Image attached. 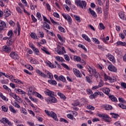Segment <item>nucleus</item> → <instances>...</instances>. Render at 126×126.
<instances>
[{"instance_id": "nucleus-1", "label": "nucleus", "mask_w": 126, "mask_h": 126, "mask_svg": "<svg viewBox=\"0 0 126 126\" xmlns=\"http://www.w3.org/2000/svg\"><path fill=\"white\" fill-rule=\"evenodd\" d=\"M7 36L8 37V39L7 41V43L8 45H12L14 43V39H13V32L12 30H10L7 33Z\"/></svg>"}, {"instance_id": "nucleus-2", "label": "nucleus", "mask_w": 126, "mask_h": 126, "mask_svg": "<svg viewBox=\"0 0 126 126\" xmlns=\"http://www.w3.org/2000/svg\"><path fill=\"white\" fill-rule=\"evenodd\" d=\"M44 112L48 117H51L55 121H58V117H57V114L53 111H49L48 110H45Z\"/></svg>"}, {"instance_id": "nucleus-3", "label": "nucleus", "mask_w": 126, "mask_h": 126, "mask_svg": "<svg viewBox=\"0 0 126 126\" xmlns=\"http://www.w3.org/2000/svg\"><path fill=\"white\" fill-rule=\"evenodd\" d=\"M55 52H57L58 55H63V54H65L64 47H61L60 45H58L57 47L55 48Z\"/></svg>"}, {"instance_id": "nucleus-4", "label": "nucleus", "mask_w": 126, "mask_h": 126, "mask_svg": "<svg viewBox=\"0 0 126 126\" xmlns=\"http://www.w3.org/2000/svg\"><path fill=\"white\" fill-rule=\"evenodd\" d=\"M0 122L1 124H3V125H8L9 126H13V123H11V122L9 121L7 119V118L5 117H2L1 119H0Z\"/></svg>"}, {"instance_id": "nucleus-5", "label": "nucleus", "mask_w": 126, "mask_h": 126, "mask_svg": "<svg viewBox=\"0 0 126 126\" xmlns=\"http://www.w3.org/2000/svg\"><path fill=\"white\" fill-rule=\"evenodd\" d=\"M98 117H99V118H102V119L107 123L110 122L111 121V118L108 115L99 114H98Z\"/></svg>"}, {"instance_id": "nucleus-6", "label": "nucleus", "mask_w": 126, "mask_h": 126, "mask_svg": "<svg viewBox=\"0 0 126 126\" xmlns=\"http://www.w3.org/2000/svg\"><path fill=\"white\" fill-rule=\"evenodd\" d=\"M62 15L65 20H67L69 24H70L71 23V17L68 15V14L62 13Z\"/></svg>"}, {"instance_id": "nucleus-7", "label": "nucleus", "mask_w": 126, "mask_h": 126, "mask_svg": "<svg viewBox=\"0 0 126 126\" xmlns=\"http://www.w3.org/2000/svg\"><path fill=\"white\" fill-rule=\"evenodd\" d=\"M36 92L34 90V88L32 87H30L28 90V95L30 96H34Z\"/></svg>"}, {"instance_id": "nucleus-8", "label": "nucleus", "mask_w": 126, "mask_h": 126, "mask_svg": "<svg viewBox=\"0 0 126 126\" xmlns=\"http://www.w3.org/2000/svg\"><path fill=\"white\" fill-rule=\"evenodd\" d=\"M46 101L48 103H57L58 100L54 96H50V97H48L46 99Z\"/></svg>"}, {"instance_id": "nucleus-9", "label": "nucleus", "mask_w": 126, "mask_h": 126, "mask_svg": "<svg viewBox=\"0 0 126 126\" xmlns=\"http://www.w3.org/2000/svg\"><path fill=\"white\" fill-rule=\"evenodd\" d=\"M104 79H105V80H109V81L111 82H115V81H116L117 80V79L116 78H111V77L107 75V74H106V73H104Z\"/></svg>"}, {"instance_id": "nucleus-10", "label": "nucleus", "mask_w": 126, "mask_h": 126, "mask_svg": "<svg viewBox=\"0 0 126 126\" xmlns=\"http://www.w3.org/2000/svg\"><path fill=\"white\" fill-rule=\"evenodd\" d=\"M78 105H79V101L78 100H75L72 103V108L74 111H78V107H77Z\"/></svg>"}, {"instance_id": "nucleus-11", "label": "nucleus", "mask_w": 126, "mask_h": 126, "mask_svg": "<svg viewBox=\"0 0 126 126\" xmlns=\"http://www.w3.org/2000/svg\"><path fill=\"white\" fill-rule=\"evenodd\" d=\"M44 94L45 95H47V96H49L50 97H52V96H55V93L53 91H50L47 89L44 91Z\"/></svg>"}, {"instance_id": "nucleus-12", "label": "nucleus", "mask_w": 126, "mask_h": 126, "mask_svg": "<svg viewBox=\"0 0 126 126\" xmlns=\"http://www.w3.org/2000/svg\"><path fill=\"white\" fill-rule=\"evenodd\" d=\"M10 57H11L12 59H14V60H18V59L19 58V57L18 56L17 53L14 52H11L10 54Z\"/></svg>"}, {"instance_id": "nucleus-13", "label": "nucleus", "mask_w": 126, "mask_h": 126, "mask_svg": "<svg viewBox=\"0 0 126 126\" xmlns=\"http://www.w3.org/2000/svg\"><path fill=\"white\" fill-rule=\"evenodd\" d=\"M15 91L17 94H21L23 96L26 95V92L20 89H15Z\"/></svg>"}, {"instance_id": "nucleus-14", "label": "nucleus", "mask_w": 126, "mask_h": 126, "mask_svg": "<svg viewBox=\"0 0 126 126\" xmlns=\"http://www.w3.org/2000/svg\"><path fill=\"white\" fill-rule=\"evenodd\" d=\"M86 2L85 1H79V6L81 8H84V9H86Z\"/></svg>"}, {"instance_id": "nucleus-15", "label": "nucleus", "mask_w": 126, "mask_h": 126, "mask_svg": "<svg viewBox=\"0 0 126 126\" xmlns=\"http://www.w3.org/2000/svg\"><path fill=\"white\" fill-rule=\"evenodd\" d=\"M106 57L110 60L111 62L115 63H116V60L115 59V58L114 56L110 54H108V55H106Z\"/></svg>"}, {"instance_id": "nucleus-16", "label": "nucleus", "mask_w": 126, "mask_h": 126, "mask_svg": "<svg viewBox=\"0 0 126 126\" xmlns=\"http://www.w3.org/2000/svg\"><path fill=\"white\" fill-rule=\"evenodd\" d=\"M35 72L36 73H37V74H38V75H39V76H41V77H43L44 78H46V77H47V75H46V74H44V73L39 69H36Z\"/></svg>"}, {"instance_id": "nucleus-17", "label": "nucleus", "mask_w": 126, "mask_h": 126, "mask_svg": "<svg viewBox=\"0 0 126 126\" xmlns=\"http://www.w3.org/2000/svg\"><path fill=\"white\" fill-rule=\"evenodd\" d=\"M108 69L110 71H113L114 72H117V68L113 65H109L108 67Z\"/></svg>"}, {"instance_id": "nucleus-18", "label": "nucleus", "mask_w": 126, "mask_h": 126, "mask_svg": "<svg viewBox=\"0 0 126 126\" xmlns=\"http://www.w3.org/2000/svg\"><path fill=\"white\" fill-rule=\"evenodd\" d=\"M88 71L91 74H93L96 72V69L94 67H91L90 66H88Z\"/></svg>"}, {"instance_id": "nucleus-19", "label": "nucleus", "mask_w": 126, "mask_h": 126, "mask_svg": "<svg viewBox=\"0 0 126 126\" xmlns=\"http://www.w3.org/2000/svg\"><path fill=\"white\" fill-rule=\"evenodd\" d=\"M2 51L6 53H9V52H10V47L4 45L2 47Z\"/></svg>"}, {"instance_id": "nucleus-20", "label": "nucleus", "mask_w": 126, "mask_h": 126, "mask_svg": "<svg viewBox=\"0 0 126 126\" xmlns=\"http://www.w3.org/2000/svg\"><path fill=\"white\" fill-rule=\"evenodd\" d=\"M30 62L32 64H38L39 63V62H38L37 60H36L35 58H33L32 57L30 58Z\"/></svg>"}, {"instance_id": "nucleus-21", "label": "nucleus", "mask_w": 126, "mask_h": 126, "mask_svg": "<svg viewBox=\"0 0 126 126\" xmlns=\"http://www.w3.org/2000/svg\"><path fill=\"white\" fill-rule=\"evenodd\" d=\"M45 63L47 66H49L51 68H56L57 67L56 65H54L50 61L45 62Z\"/></svg>"}, {"instance_id": "nucleus-22", "label": "nucleus", "mask_w": 126, "mask_h": 126, "mask_svg": "<svg viewBox=\"0 0 126 126\" xmlns=\"http://www.w3.org/2000/svg\"><path fill=\"white\" fill-rule=\"evenodd\" d=\"M12 81L18 84H23V82H22L21 80L18 79H14V78L12 79Z\"/></svg>"}, {"instance_id": "nucleus-23", "label": "nucleus", "mask_w": 126, "mask_h": 126, "mask_svg": "<svg viewBox=\"0 0 126 126\" xmlns=\"http://www.w3.org/2000/svg\"><path fill=\"white\" fill-rule=\"evenodd\" d=\"M102 91H103V92H104V93H105L106 95H109V94H110V91H111L110 89L108 88H103Z\"/></svg>"}, {"instance_id": "nucleus-24", "label": "nucleus", "mask_w": 126, "mask_h": 126, "mask_svg": "<svg viewBox=\"0 0 126 126\" xmlns=\"http://www.w3.org/2000/svg\"><path fill=\"white\" fill-rule=\"evenodd\" d=\"M9 109L10 112L13 113V114H16V113H17V111L14 109V107H13L12 105H10L9 106Z\"/></svg>"}, {"instance_id": "nucleus-25", "label": "nucleus", "mask_w": 126, "mask_h": 126, "mask_svg": "<svg viewBox=\"0 0 126 126\" xmlns=\"http://www.w3.org/2000/svg\"><path fill=\"white\" fill-rule=\"evenodd\" d=\"M119 17L121 18V19H122L123 20H126V14H125V13H124V12L119 13Z\"/></svg>"}, {"instance_id": "nucleus-26", "label": "nucleus", "mask_w": 126, "mask_h": 126, "mask_svg": "<svg viewBox=\"0 0 126 126\" xmlns=\"http://www.w3.org/2000/svg\"><path fill=\"white\" fill-rule=\"evenodd\" d=\"M82 37L83 38V39H84L85 40H86V41H87L89 43L91 42V39H90V38L88 37V36H87V35L83 34L82 35Z\"/></svg>"}, {"instance_id": "nucleus-27", "label": "nucleus", "mask_w": 126, "mask_h": 126, "mask_svg": "<svg viewBox=\"0 0 126 126\" xmlns=\"http://www.w3.org/2000/svg\"><path fill=\"white\" fill-rule=\"evenodd\" d=\"M73 72L77 77H79V70L76 68L73 69Z\"/></svg>"}, {"instance_id": "nucleus-28", "label": "nucleus", "mask_w": 126, "mask_h": 126, "mask_svg": "<svg viewBox=\"0 0 126 126\" xmlns=\"http://www.w3.org/2000/svg\"><path fill=\"white\" fill-rule=\"evenodd\" d=\"M57 37L61 41L62 43H64V41L65 40V38L63 36H62L61 35L58 34H57Z\"/></svg>"}, {"instance_id": "nucleus-29", "label": "nucleus", "mask_w": 126, "mask_h": 126, "mask_svg": "<svg viewBox=\"0 0 126 126\" xmlns=\"http://www.w3.org/2000/svg\"><path fill=\"white\" fill-rule=\"evenodd\" d=\"M116 46H126V42H122V41H118L116 42Z\"/></svg>"}, {"instance_id": "nucleus-30", "label": "nucleus", "mask_w": 126, "mask_h": 126, "mask_svg": "<svg viewBox=\"0 0 126 126\" xmlns=\"http://www.w3.org/2000/svg\"><path fill=\"white\" fill-rule=\"evenodd\" d=\"M30 36L32 39L33 40H36V39H38V36L36 35V33L34 32H31L30 34Z\"/></svg>"}, {"instance_id": "nucleus-31", "label": "nucleus", "mask_w": 126, "mask_h": 126, "mask_svg": "<svg viewBox=\"0 0 126 126\" xmlns=\"http://www.w3.org/2000/svg\"><path fill=\"white\" fill-rule=\"evenodd\" d=\"M34 96H36L38 98H40V100H44V97H43V96H42L41 94H39L37 92L35 93Z\"/></svg>"}, {"instance_id": "nucleus-32", "label": "nucleus", "mask_w": 126, "mask_h": 126, "mask_svg": "<svg viewBox=\"0 0 126 126\" xmlns=\"http://www.w3.org/2000/svg\"><path fill=\"white\" fill-rule=\"evenodd\" d=\"M48 82L49 84H51V85H57V81L54 80H48Z\"/></svg>"}, {"instance_id": "nucleus-33", "label": "nucleus", "mask_w": 126, "mask_h": 126, "mask_svg": "<svg viewBox=\"0 0 126 126\" xmlns=\"http://www.w3.org/2000/svg\"><path fill=\"white\" fill-rule=\"evenodd\" d=\"M4 27H5V23L2 21H0V30H3Z\"/></svg>"}, {"instance_id": "nucleus-34", "label": "nucleus", "mask_w": 126, "mask_h": 126, "mask_svg": "<svg viewBox=\"0 0 126 126\" xmlns=\"http://www.w3.org/2000/svg\"><path fill=\"white\" fill-rule=\"evenodd\" d=\"M0 97L3 100V101H8V98H7L6 96H4L1 93H0Z\"/></svg>"}, {"instance_id": "nucleus-35", "label": "nucleus", "mask_w": 126, "mask_h": 126, "mask_svg": "<svg viewBox=\"0 0 126 126\" xmlns=\"http://www.w3.org/2000/svg\"><path fill=\"white\" fill-rule=\"evenodd\" d=\"M57 94L58 96H59L60 98H61V99H63V100H65L66 97H65V96H64V94H63L61 92H58Z\"/></svg>"}, {"instance_id": "nucleus-36", "label": "nucleus", "mask_w": 126, "mask_h": 126, "mask_svg": "<svg viewBox=\"0 0 126 126\" xmlns=\"http://www.w3.org/2000/svg\"><path fill=\"white\" fill-rule=\"evenodd\" d=\"M98 95H99V92H95L93 94H92L90 96V97L91 98V99H93V98H96V97H97V96H98Z\"/></svg>"}, {"instance_id": "nucleus-37", "label": "nucleus", "mask_w": 126, "mask_h": 126, "mask_svg": "<svg viewBox=\"0 0 126 126\" xmlns=\"http://www.w3.org/2000/svg\"><path fill=\"white\" fill-rule=\"evenodd\" d=\"M15 100L17 101V102H18V103H22L23 100L21 99V98H20V97L18 95H16V97L15 98H14Z\"/></svg>"}, {"instance_id": "nucleus-38", "label": "nucleus", "mask_w": 126, "mask_h": 126, "mask_svg": "<svg viewBox=\"0 0 126 126\" xmlns=\"http://www.w3.org/2000/svg\"><path fill=\"white\" fill-rule=\"evenodd\" d=\"M89 77V76H86V79L87 81V82H89V83H92V75H90Z\"/></svg>"}, {"instance_id": "nucleus-39", "label": "nucleus", "mask_w": 126, "mask_h": 126, "mask_svg": "<svg viewBox=\"0 0 126 126\" xmlns=\"http://www.w3.org/2000/svg\"><path fill=\"white\" fill-rule=\"evenodd\" d=\"M89 10L91 14H92L93 16H94V17H97V15L94 10H92L91 8H89Z\"/></svg>"}, {"instance_id": "nucleus-40", "label": "nucleus", "mask_w": 126, "mask_h": 126, "mask_svg": "<svg viewBox=\"0 0 126 126\" xmlns=\"http://www.w3.org/2000/svg\"><path fill=\"white\" fill-rule=\"evenodd\" d=\"M44 32H43L39 31L38 33H37V37L44 38Z\"/></svg>"}, {"instance_id": "nucleus-41", "label": "nucleus", "mask_w": 126, "mask_h": 126, "mask_svg": "<svg viewBox=\"0 0 126 126\" xmlns=\"http://www.w3.org/2000/svg\"><path fill=\"white\" fill-rule=\"evenodd\" d=\"M4 16L5 17H8V16H9V15H10V11L7 10V9H5L4 10Z\"/></svg>"}, {"instance_id": "nucleus-42", "label": "nucleus", "mask_w": 126, "mask_h": 126, "mask_svg": "<svg viewBox=\"0 0 126 126\" xmlns=\"http://www.w3.org/2000/svg\"><path fill=\"white\" fill-rule=\"evenodd\" d=\"M3 75L6 77V78H9V79H12V78H14V76H13V75H9L4 73H3Z\"/></svg>"}, {"instance_id": "nucleus-43", "label": "nucleus", "mask_w": 126, "mask_h": 126, "mask_svg": "<svg viewBox=\"0 0 126 126\" xmlns=\"http://www.w3.org/2000/svg\"><path fill=\"white\" fill-rule=\"evenodd\" d=\"M32 51L34 52L35 55L39 56L40 55V51H39V49L37 48H34L33 49H32Z\"/></svg>"}, {"instance_id": "nucleus-44", "label": "nucleus", "mask_w": 126, "mask_h": 126, "mask_svg": "<svg viewBox=\"0 0 126 126\" xmlns=\"http://www.w3.org/2000/svg\"><path fill=\"white\" fill-rule=\"evenodd\" d=\"M55 59L56 61H58V62H61V63L63 61V58L59 56H56Z\"/></svg>"}, {"instance_id": "nucleus-45", "label": "nucleus", "mask_w": 126, "mask_h": 126, "mask_svg": "<svg viewBox=\"0 0 126 126\" xmlns=\"http://www.w3.org/2000/svg\"><path fill=\"white\" fill-rule=\"evenodd\" d=\"M105 110L109 111L113 109V107L110 105H106L104 106Z\"/></svg>"}, {"instance_id": "nucleus-46", "label": "nucleus", "mask_w": 126, "mask_h": 126, "mask_svg": "<svg viewBox=\"0 0 126 126\" xmlns=\"http://www.w3.org/2000/svg\"><path fill=\"white\" fill-rule=\"evenodd\" d=\"M29 99H30L31 101H32V102H34V103H38V99L36 98H33L32 96H30Z\"/></svg>"}, {"instance_id": "nucleus-47", "label": "nucleus", "mask_w": 126, "mask_h": 126, "mask_svg": "<svg viewBox=\"0 0 126 126\" xmlns=\"http://www.w3.org/2000/svg\"><path fill=\"white\" fill-rule=\"evenodd\" d=\"M1 109L3 112H7V111H8V108L5 105H2L1 106Z\"/></svg>"}, {"instance_id": "nucleus-48", "label": "nucleus", "mask_w": 126, "mask_h": 126, "mask_svg": "<svg viewBox=\"0 0 126 126\" xmlns=\"http://www.w3.org/2000/svg\"><path fill=\"white\" fill-rule=\"evenodd\" d=\"M93 42H94L95 44H97V45H99L100 44V41H99V40L96 38H92Z\"/></svg>"}, {"instance_id": "nucleus-49", "label": "nucleus", "mask_w": 126, "mask_h": 126, "mask_svg": "<svg viewBox=\"0 0 126 126\" xmlns=\"http://www.w3.org/2000/svg\"><path fill=\"white\" fill-rule=\"evenodd\" d=\"M16 9L17 11L18 12V13H20V14H23V11L19 7H17L16 8Z\"/></svg>"}, {"instance_id": "nucleus-50", "label": "nucleus", "mask_w": 126, "mask_h": 126, "mask_svg": "<svg viewBox=\"0 0 126 126\" xmlns=\"http://www.w3.org/2000/svg\"><path fill=\"white\" fill-rule=\"evenodd\" d=\"M61 65L64 67V68H66V69H67V70H69L70 68L68 67V66L66 65V64L64 63H62Z\"/></svg>"}, {"instance_id": "nucleus-51", "label": "nucleus", "mask_w": 126, "mask_h": 126, "mask_svg": "<svg viewBox=\"0 0 126 126\" xmlns=\"http://www.w3.org/2000/svg\"><path fill=\"white\" fill-rule=\"evenodd\" d=\"M109 99H110V100L113 101L114 102H117V98L114 96V95L109 96Z\"/></svg>"}, {"instance_id": "nucleus-52", "label": "nucleus", "mask_w": 126, "mask_h": 126, "mask_svg": "<svg viewBox=\"0 0 126 126\" xmlns=\"http://www.w3.org/2000/svg\"><path fill=\"white\" fill-rule=\"evenodd\" d=\"M59 80H61V81H63V82H65V78L63 77V75H61L59 76Z\"/></svg>"}, {"instance_id": "nucleus-53", "label": "nucleus", "mask_w": 126, "mask_h": 126, "mask_svg": "<svg viewBox=\"0 0 126 126\" xmlns=\"http://www.w3.org/2000/svg\"><path fill=\"white\" fill-rule=\"evenodd\" d=\"M59 30L60 31V32H63V33H65V29L64 28H63V27H59Z\"/></svg>"}, {"instance_id": "nucleus-54", "label": "nucleus", "mask_w": 126, "mask_h": 126, "mask_svg": "<svg viewBox=\"0 0 126 126\" xmlns=\"http://www.w3.org/2000/svg\"><path fill=\"white\" fill-rule=\"evenodd\" d=\"M12 104L14 107H15V108H17V109H19L20 108V105H19L17 102L12 103Z\"/></svg>"}, {"instance_id": "nucleus-55", "label": "nucleus", "mask_w": 126, "mask_h": 126, "mask_svg": "<svg viewBox=\"0 0 126 126\" xmlns=\"http://www.w3.org/2000/svg\"><path fill=\"white\" fill-rule=\"evenodd\" d=\"M79 47L81 48V49H82L83 50H84V51H85V52L87 51V49L86 48V47H85V46H84V45L80 44Z\"/></svg>"}, {"instance_id": "nucleus-56", "label": "nucleus", "mask_w": 126, "mask_h": 126, "mask_svg": "<svg viewBox=\"0 0 126 126\" xmlns=\"http://www.w3.org/2000/svg\"><path fill=\"white\" fill-rule=\"evenodd\" d=\"M47 75H48V78L52 79V78H54V77L53 76V74H52V73H51L50 72L47 71Z\"/></svg>"}, {"instance_id": "nucleus-57", "label": "nucleus", "mask_w": 126, "mask_h": 126, "mask_svg": "<svg viewBox=\"0 0 126 126\" xmlns=\"http://www.w3.org/2000/svg\"><path fill=\"white\" fill-rule=\"evenodd\" d=\"M9 95L12 97V98H13V99H15L16 97V94L12 93V92H11L9 94Z\"/></svg>"}, {"instance_id": "nucleus-58", "label": "nucleus", "mask_w": 126, "mask_h": 126, "mask_svg": "<svg viewBox=\"0 0 126 126\" xmlns=\"http://www.w3.org/2000/svg\"><path fill=\"white\" fill-rule=\"evenodd\" d=\"M118 106L122 108V109H126V105L123 104V103H119L118 104Z\"/></svg>"}, {"instance_id": "nucleus-59", "label": "nucleus", "mask_w": 126, "mask_h": 126, "mask_svg": "<svg viewBox=\"0 0 126 126\" xmlns=\"http://www.w3.org/2000/svg\"><path fill=\"white\" fill-rule=\"evenodd\" d=\"M21 1L22 3L25 4V6L27 7H29V5H28V3H27V1H26V0H21Z\"/></svg>"}, {"instance_id": "nucleus-60", "label": "nucleus", "mask_w": 126, "mask_h": 126, "mask_svg": "<svg viewBox=\"0 0 126 126\" xmlns=\"http://www.w3.org/2000/svg\"><path fill=\"white\" fill-rule=\"evenodd\" d=\"M93 74H94V77H95V78H98L99 76H100V74H99V73L97 72V71L95 70V72Z\"/></svg>"}, {"instance_id": "nucleus-61", "label": "nucleus", "mask_w": 126, "mask_h": 126, "mask_svg": "<svg viewBox=\"0 0 126 126\" xmlns=\"http://www.w3.org/2000/svg\"><path fill=\"white\" fill-rule=\"evenodd\" d=\"M43 26L45 28H46V29H50V25L46 22L43 23Z\"/></svg>"}, {"instance_id": "nucleus-62", "label": "nucleus", "mask_w": 126, "mask_h": 126, "mask_svg": "<svg viewBox=\"0 0 126 126\" xmlns=\"http://www.w3.org/2000/svg\"><path fill=\"white\" fill-rule=\"evenodd\" d=\"M119 102H120L121 103H123V104H126V100H125L124 99V98H123L122 97H119Z\"/></svg>"}, {"instance_id": "nucleus-63", "label": "nucleus", "mask_w": 126, "mask_h": 126, "mask_svg": "<svg viewBox=\"0 0 126 126\" xmlns=\"http://www.w3.org/2000/svg\"><path fill=\"white\" fill-rule=\"evenodd\" d=\"M67 118H68V119H70V120H73V116L71 114H67Z\"/></svg>"}, {"instance_id": "nucleus-64", "label": "nucleus", "mask_w": 126, "mask_h": 126, "mask_svg": "<svg viewBox=\"0 0 126 126\" xmlns=\"http://www.w3.org/2000/svg\"><path fill=\"white\" fill-rule=\"evenodd\" d=\"M110 115H112V117L114 119H117L118 117H119V114H117L110 113Z\"/></svg>"}]
</instances>
